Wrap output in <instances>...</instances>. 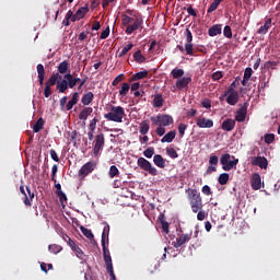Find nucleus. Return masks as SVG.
Segmentation results:
<instances>
[{"mask_svg": "<svg viewBox=\"0 0 280 280\" xmlns=\"http://www.w3.org/2000/svg\"><path fill=\"white\" fill-rule=\"evenodd\" d=\"M186 194H188V200L190 205V209L192 213H198V211H202V197L197 189L188 188L186 189Z\"/></svg>", "mask_w": 280, "mask_h": 280, "instance_id": "nucleus-1", "label": "nucleus"}, {"mask_svg": "<svg viewBox=\"0 0 280 280\" xmlns=\"http://www.w3.org/2000/svg\"><path fill=\"white\" fill-rule=\"evenodd\" d=\"M126 110L121 106H112L110 112L104 115V118L108 121H115L116 124H121L124 121V116Z\"/></svg>", "mask_w": 280, "mask_h": 280, "instance_id": "nucleus-2", "label": "nucleus"}, {"mask_svg": "<svg viewBox=\"0 0 280 280\" xmlns=\"http://www.w3.org/2000/svg\"><path fill=\"white\" fill-rule=\"evenodd\" d=\"M151 121L155 126H162L165 128V127L172 126V124H174V117H172L171 115H167V114H160L155 117H151Z\"/></svg>", "mask_w": 280, "mask_h": 280, "instance_id": "nucleus-3", "label": "nucleus"}, {"mask_svg": "<svg viewBox=\"0 0 280 280\" xmlns=\"http://www.w3.org/2000/svg\"><path fill=\"white\" fill-rule=\"evenodd\" d=\"M137 165L140 167V170H143V172H148L151 176H158L159 171L156 167L152 166V163L148 161L145 158H139L137 160Z\"/></svg>", "mask_w": 280, "mask_h": 280, "instance_id": "nucleus-4", "label": "nucleus"}, {"mask_svg": "<svg viewBox=\"0 0 280 280\" xmlns=\"http://www.w3.org/2000/svg\"><path fill=\"white\" fill-rule=\"evenodd\" d=\"M220 163H221L224 172H231V170H233L235 167V165H237L240 163V160L235 159V160L231 161V154L225 153L221 156Z\"/></svg>", "mask_w": 280, "mask_h": 280, "instance_id": "nucleus-5", "label": "nucleus"}, {"mask_svg": "<svg viewBox=\"0 0 280 280\" xmlns=\"http://www.w3.org/2000/svg\"><path fill=\"white\" fill-rule=\"evenodd\" d=\"M95 167H97V163L94 161H90L81 166L79 170V176L81 178H86L89 174H93L95 172Z\"/></svg>", "mask_w": 280, "mask_h": 280, "instance_id": "nucleus-6", "label": "nucleus"}, {"mask_svg": "<svg viewBox=\"0 0 280 280\" xmlns=\"http://www.w3.org/2000/svg\"><path fill=\"white\" fill-rule=\"evenodd\" d=\"M104 143H105L104 133L97 135L94 140V148H93L94 156H97L100 152L104 150Z\"/></svg>", "mask_w": 280, "mask_h": 280, "instance_id": "nucleus-7", "label": "nucleus"}, {"mask_svg": "<svg viewBox=\"0 0 280 280\" xmlns=\"http://www.w3.org/2000/svg\"><path fill=\"white\" fill-rule=\"evenodd\" d=\"M189 84H191V77H183L176 80L175 88L177 91H187Z\"/></svg>", "mask_w": 280, "mask_h": 280, "instance_id": "nucleus-8", "label": "nucleus"}, {"mask_svg": "<svg viewBox=\"0 0 280 280\" xmlns=\"http://www.w3.org/2000/svg\"><path fill=\"white\" fill-rule=\"evenodd\" d=\"M248 113V102H245L241 107L236 110L235 119L238 122L246 121V115Z\"/></svg>", "mask_w": 280, "mask_h": 280, "instance_id": "nucleus-9", "label": "nucleus"}, {"mask_svg": "<svg viewBox=\"0 0 280 280\" xmlns=\"http://www.w3.org/2000/svg\"><path fill=\"white\" fill-rule=\"evenodd\" d=\"M141 25H143V18L139 16L133 19L132 24L128 25L126 28V34L130 35L132 34V32H137V30H139L140 27H142Z\"/></svg>", "mask_w": 280, "mask_h": 280, "instance_id": "nucleus-10", "label": "nucleus"}, {"mask_svg": "<svg viewBox=\"0 0 280 280\" xmlns=\"http://www.w3.org/2000/svg\"><path fill=\"white\" fill-rule=\"evenodd\" d=\"M224 96H228L226 97V103L230 106H235V104H237V102H240V92H229V91H225L224 92Z\"/></svg>", "mask_w": 280, "mask_h": 280, "instance_id": "nucleus-11", "label": "nucleus"}, {"mask_svg": "<svg viewBox=\"0 0 280 280\" xmlns=\"http://www.w3.org/2000/svg\"><path fill=\"white\" fill-rule=\"evenodd\" d=\"M252 165L260 167V170H268V160L264 156L252 158Z\"/></svg>", "mask_w": 280, "mask_h": 280, "instance_id": "nucleus-12", "label": "nucleus"}, {"mask_svg": "<svg viewBox=\"0 0 280 280\" xmlns=\"http://www.w3.org/2000/svg\"><path fill=\"white\" fill-rule=\"evenodd\" d=\"M189 240H191V234H182L172 243V245L174 246V248H180V246L187 244Z\"/></svg>", "mask_w": 280, "mask_h": 280, "instance_id": "nucleus-13", "label": "nucleus"}, {"mask_svg": "<svg viewBox=\"0 0 280 280\" xmlns=\"http://www.w3.org/2000/svg\"><path fill=\"white\" fill-rule=\"evenodd\" d=\"M88 13H89V5L81 7L72 16V23H75V21H80L81 19H84V16H86Z\"/></svg>", "mask_w": 280, "mask_h": 280, "instance_id": "nucleus-14", "label": "nucleus"}, {"mask_svg": "<svg viewBox=\"0 0 280 280\" xmlns=\"http://www.w3.org/2000/svg\"><path fill=\"white\" fill-rule=\"evenodd\" d=\"M103 257L105 266H113V258L110 257V250L106 247V242L102 241Z\"/></svg>", "mask_w": 280, "mask_h": 280, "instance_id": "nucleus-15", "label": "nucleus"}, {"mask_svg": "<svg viewBox=\"0 0 280 280\" xmlns=\"http://www.w3.org/2000/svg\"><path fill=\"white\" fill-rule=\"evenodd\" d=\"M250 185L255 191L261 189V175L259 173L253 174Z\"/></svg>", "mask_w": 280, "mask_h": 280, "instance_id": "nucleus-16", "label": "nucleus"}, {"mask_svg": "<svg viewBox=\"0 0 280 280\" xmlns=\"http://www.w3.org/2000/svg\"><path fill=\"white\" fill-rule=\"evenodd\" d=\"M198 128H213V121L209 118H197Z\"/></svg>", "mask_w": 280, "mask_h": 280, "instance_id": "nucleus-17", "label": "nucleus"}, {"mask_svg": "<svg viewBox=\"0 0 280 280\" xmlns=\"http://www.w3.org/2000/svg\"><path fill=\"white\" fill-rule=\"evenodd\" d=\"M78 102H80V93L74 92V93H72L71 100L66 105V110H71L73 108V106H75V104H78Z\"/></svg>", "mask_w": 280, "mask_h": 280, "instance_id": "nucleus-18", "label": "nucleus"}, {"mask_svg": "<svg viewBox=\"0 0 280 280\" xmlns=\"http://www.w3.org/2000/svg\"><path fill=\"white\" fill-rule=\"evenodd\" d=\"M222 130H225L226 132H231L235 128V120L232 118H228L222 122L221 126Z\"/></svg>", "mask_w": 280, "mask_h": 280, "instance_id": "nucleus-19", "label": "nucleus"}, {"mask_svg": "<svg viewBox=\"0 0 280 280\" xmlns=\"http://www.w3.org/2000/svg\"><path fill=\"white\" fill-rule=\"evenodd\" d=\"M37 78L39 86H43L45 84V66L43 63L37 65Z\"/></svg>", "mask_w": 280, "mask_h": 280, "instance_id": "nucleus-20", "label": "nucleus"}, {"mask_svg": "<svg viewBox=\"0 0 280 280\" xmlns=\"http://www.w3.org/2000/svg\"><path fill=\"white\" fill-rule=\"evenodd\" d=\"M92 114H93V107H84L79 114V119L81 121H86V119H89L90 115Z\"/></svg>", "mask_w": 280, "mask_h": 280, "instance_id": "nucleus-21", "label": "nucleus"}, {"mask_svg": "<svg viewBox=\"0 0 280 280\" xmlns=\"http://www.w3.org/2000/svg\"><path fill=\"white\" fill-rule=\"evenodd\" d=\"M153 163L156 167H160V170H165V159H163V155L155 154L153 156Z\"/></svg>", "mask_w": 280, "mask_h": 280, "instance_id": "nucleus-22", "label": "nucleus"}, {"mask_svg": "<svg viewBox=\"0 0 280 280\" xmlns=\"http://www.w3.org/2000/svg\"><path fill=\"white\" fill-rule=\"evenodd\" d=\"M57 71L61 75H65V73H68V71H71V69L69 68V61L63 60L62 62H60L59 66L57 67Z\"/></svg>", "mask_w": 280, "mask_h": 280, "instance_id": "nucleus-23", "label": "nucleus"}, {"mask_svg": "<svg viewBox=\"0 0 280 280\" xmlns=\"http://www.w3.org/2000/svg\"><path fill=\"white\" fill-rule=\"evenodd\" d=\"M174 139H176V130H171L161 139V143H172Z\"/></svg>", "mask_w": 280, "mask_h": 280, "instance_id": "nucleus-24", "label": "nucleus"}, {"mask_svg": "<svg viewBox=\"0 0 280 280\" xmlns=\"http://www.w3.org/2000/svg\"><path fill=\"white\" fill-rule=\"evenodd\" d=\"M272 26V19H267L265 24L260 26L257 31V34H268V30Z\"/></svg>", "mask_w": 280, "mask_h": 280, "instance_id": "nucleus-25", "label": "nucleus"}, {"mask_svg": "<svg viewBox=\"0 0 280 280\" xmlns=\"http://www.w3.org/2000/svg\"><path fill=\"white\" fill-rule=\"evenodd\" d=\"M58 79L62 80V75H60L58 72L54 73L45 84L47 86H56V84H58Z\"/></svg>", "mask_w": 280, "mask_h": 280, "instance_id": "nucleus-26", "label": "nucleus"}, {"mask_svg": "<svg viewBox=\"0 0 280 280\" xmlns=\"http://www.w3.org/2000/svg\"><path fill=\"white\" fill-rule=\"evenodd\" d=\"M94 97H95V95L93 94V92H88L82 96L81 103L83 104V106H89V104H91V102H93Z\"/></svg>", "mask_w": 280, "mask_h": 280, "instance_id": "nucleus-27", "label": "nucleus"}, {"mask_svg": "<svg viewBox=\"0 0 280 280\" xmlns=\"http://www.w3.org/2000/svg\"><path fill=\"white\" fill-rule=\"evenodd\" d=\"M208 34H209V36H211V37L218 36V34H222V25L215 24V25L211 26V27L208 30Z\"/></svg>", "mask_w": 280, "mask_h": 280, "instance_id": "nucleus-28", "label": "nucleus"}, {"mask_svg": "<svg viewBox=\"0 0 280 280\" xmlns=\"http://www.w3.org/2000/svg\"><path fill=\"white\" fill-rule=\"evenodd\" d=\"M165 101L163 100V95L162 94H155L154 98H153V106L154 108H161L163 106V103Z\"/></svg>", "mask_w": 280, "mask_h": 280, "instance_id": "nucleus-29", "label": "nucleus"}, {"mask_svg": "<svg viewBox=\"0 0 280 280\" xmlns=\"http://www.w3.org/2000/svg\"><path fill=\"white\" fill-rule=\"evenodd\" d=\"M139 132L142 135H148V132H150V121L144 120L140 122Z\"/></svg>", "mask_w": 280, "mask_h": 280, "instance_id": "nucleus-30", "label": "nucleus"}, {"mask_svg": "<svg viewBox=\"0 0 280 280\" xmlns=\"http://www.w3.org/2000/svg\"><path fill=\"white\" fill-rule=\"evenodd\" d=\"M171 75L174 78V80H180L185 75V70L175 68L172 70Z\"/></svg>", "mask_w": 280, "mask_h": 280, "instance_id": "nucleus-31", "label": "nucleus"}, {"mask_svg": "<svg viewBox=\"0 0 280 280\" xmlns=\"http://www.w3.org/2000/svg\"><path fill=\"white\" fill-rule=\"evenodd\" d=\"M45 128V120L43 118H39L34 125H33V132H40Z\"/></svg>", "mask_w": 280, "mask_h": 280, "instance_id": "nucleus-32", "label": "nucleus"}, {"mask_svg": "<svg viewBox=\"0 0 280 280\" xmlns=\"http://www.w3.org/2000/svg\"><path fill=\"white\" fill-rule=\"evenodd\" d=\"M133 60L138 65H143V62H145L147 59L144 56L141 55V50H138L133 54Z\"/></svg>", "mask_w": 280, "mask_h": 280, "instance_id": "nucleus-33", "label": "nucleus"}, {"mask_svg": "<svg viewBox=\"0 0 280 280\" xmlns=\"http://www.w3.org/2000/svg\"><path fill=\"white\" fill-rule=\"evenodd\" d=\"M48 250L52 253V255H58V253H62V247L58 244H50Z\"/></svg>", "mask_w": 280, "mask_h": 280, "instance_id": "nucleus-34", "label": "nucleus"}, {"mask_svg": "<svg viewBox=\"0 0 280 280\" xmlns=\"http://www.w3.org/2000/svg\"><path fill=\"white\" fill-rule=\"evenodd\" d=\"M130 92V84L129 83H122L121 89L119 91L120 97H126L128 93Z\"/></svg>", "mask_w": 280, "mask_h": 280, "instance_id": "nucleus-35", "label": "nucleus"}, {"mask_svg": "<svg viewBox=\"0 0 280 280\" xmlns=\"http://www.w3.org/2000/svg\"><path fill=\"white\" fill-rule=\"evenodd\" d=\"M80 229L83 235L88 237V240H91L92 242L93 240H95V235H93V232L90 229H86L84 226H81Z\"/></svg>", "mask_w": 280, "mask_h": 280, "instance_id": "nucleus-36", "label": "nucleus"}, {"mask_svg": "<svg viewBox=\"0 0 280 280\" xmlns=\"http://www.w3.org/2000/svg\"><path fill=\"white\" fill-rule=\"evenodd\" d=\"M20 191L24 196V205L26 207H32V202L30 201V197H27V192H25V186L24 185L20 186Z\"/></svg>", "mask_w": 280, "mask_h": 280, "instance_id": "nucleus-37", "label": "nucleus"}, {"mask_svg": "<svg viewBox=\"0 0 280 280\" xmlns=\"http://www.w3.org/2000/svg\"><path fill=\"white\" fill-rule=\"evenodd\" d=\"M108 176H109V178H115V177L119 176V168H117L116 165H112L109 167Z\"/></svg>", "mask_w": 280, "mask_h": 280, "instance_id": "nucleus-38", "label": "nucleus"}, {"mask_svg": "<svg viewBox=\"0 0 280 280\" xmlns=\"http://www.w3.org/2000/svg\"><path fill=\"white\" fill-rule=\"evenodd\" d=\"M218 183L219 185H226V183H229V173L220 174L218 178Z\"/></svg>", "mask_w": 280, "mask_h": 280, "instance_id": "nucleus-39", "label": "nucleus"}, {"mask_svg": "<svg viewBox=\"0 0 280 280\" xmlns=\"http://www.w3.org/2000/svg\"><path fill=\"white\" fill-rule=\"evenodd\" d=\"M143 78H148V71H140L132 75L135 82H137V80H143Z\"/></svg>", "mask_w": 280, "mask_h": 280, "instance_id": "nucleus-40", "label": "nucleus"}, {"mask_svg": "<svg viewBox=\"0 0 280 280\" xmlns=\"http://www.w3.org/2000/svg\"><path fill=\"white\" fill-rule=\"evenodd\" d=\"M132 47H135V44H128L127 46H125L119 52L118 58H124V56H126V54H128V51H130Z\"/></svg>", "mask_w": 280, "mask_h": 280, "instance_id": "nucleus-41", "label": "nucleus"}, {"mask_svg": "<svg viewBox=\"0 0 280 280\" xmlns=\"http://www.w3.org/2000/svg\"><path fill=\"white\" fill-rule=\"evenodd\" d=\"M166 154L171 159H178V152H176V149L174 148H166Z\"/></svg>", "mask_w": 280, "mask_h": 280, "instance_id": "nucleus-42", "label": "nucleus"}, {"mask_svg": "<svg viewBox=\"0 0 280 280\" xmlns=\"http://www.w3.org/2000/svg\"><path fill=\"white\" fill-rule=\"evenodd\" d=\"M184 49L187 56H194V44L186 43Z\"/></svg>", "mask_w": 280, "mask_h": 280, "instance_id": "nucleus-43", "label": "nucleus"}, {"mask_svg": "<svg viewBox=\"0 0 280 280\" xmlns=\"http://www.w3.org/2000/svg\"><path fill=\"white\" fill-rule=\"evenodd\" d=\"M143 156H145V159H152V156H154V148L149 147L148 149H145L143 151Z\"/></svg>", "mask_w": 280, "mask_h": 280, "instance_id": "nucleus-44", "label": "nucleus"}, {"mask_svg": "<svg viewBox=\"0 0 280 280\" xmlns=\"http://www.w3.org/2000/svg\"><path fill=\"white\" fill-rule=\"evenodd\" d=\"M223 35L225 36V38H233V31L231 30V26H224Z\"/></svg>", "mask_w": 280, "mask_h": 280, "instance_id": "nucleus-45", "label": "nucleus"}, {"mask_svg": "<svg viewBox=\"0 0 280 280\" xmlns=\"http://www.w3.org/2000/svg\"><path fill=\"white\" fill-rule=\"evenodd\" d=\"M279 66V61H266L264 63L265 69H275V67Z\"/></svg>", "mask_w": 280, "mask_h": 280, "instance_id": "nucleus-46", "label": "nucleus"}, {"mask_svg": "<svg viewBox=\"0 0 280 280\" xmlns=\"http://www.w3.org/2000/svg\"><path fill=\"white\" fill-rule=\"evenodd\" d=\"M61 237H62L63 242H67V244L70 246V248L72 246H75V242H73V240H71V237H69V235L61 234Z\"/></svg>", "mask_w": 280, "mask_h": 280, "instance_id": "nucleus-47", "label": "nucleus"}, {"mask_svg": "<svg viewBox=\"0 0 280 280\" xmlns=\"http://www.w3.org/2000/svg\"><path fill=\"white\" fill-rule=\"evenodd\" d=\"M106 270L110 277V280H117V277L115 276V270L113 269V265L106 266Z\"/></svg>", "mask_w": 280, "mask_h": 280, "instance_id": "nucleus-48", "label": "nucleus"}, {"mask_svg": "<svg viewBox=\"0 0 280 280\" xmlns=\"http://www.w3.org/2000/svg\"><path fill=\"white\" fill-rule=\"evenodd\" d=\"M132 21H135L133 18H130L128 15H122V20H121L122 25H126L128 27V25H130Z\"/></svg>", "mask_w": 280, "mask_h": 280, "instance_id": "nucleus-49", "label": "nucleus"}, {"mask_svg": "<svg viewBox=\"0 0 280 280\" xmlns=\"http://www.w3.org/2000/svg\"><path fill=\"white\" fill-rule=\"evenodd\" d=\"M184 10L188 12L189 16H198V12L194 7H191V4L188 5V8H184Z\"/></svg>", "mask_w": 280, "mask_h": 280, "instance_id": "nucleus-50", "label": "nucleus"}, {"mask_svg": "<svg viewBox=\"0 0 280 280\" xmlns=\"http://www.w3.org/2000/svg\"><path fill=\"white\" fill-rule=\"evenodd\" d=\"M97 121H100V119L97 117H94L89 125V130H95L97 128Z\"/></svg>", "mask_w": 280, "mask_h": 280, "instance_id": "nucleus-51", "label": "nucleus"}, {"mask_svg": "<svg viewBox=\"0 0 280 280\" xmlns=\"http://www.w3.org/2000/svg\"><path fill=\"white\" fill-rule=\"evenodd\" d=\"M108 36H110V27H107L106 30H104L102 33H101V40H106V38H108Z\"/></svg>", "mask_w": 280, "mask_h": 280, "instance_id": "nucleus-52", "label": "nucleus"}, {"mask_svg": "<svg viewBox=\"0 0 280 280\" xmlns=\"http://www.w3.org/2000/svg\"><path fill=\"white\" fill-rule=\"evenodd\" d=\"M275 141V133H267L265 135V143H273Z\"/></svg>", "mask_w": 280, "mask_h": 280, "instance_id": "nucleus-53", "label": "nucleus"}, {"mask_svg": "<svg viewBox=\"0 0 280 280\" xmlns=\"http://www.w3.org/2000/svg\"><path fill=\"white\" fill-rule=\"evenodd\" d=\"M119 82H124V74H118L112 82V86H117Z\"/></svg>", "mask_w": 280, "mask_h": 280, "instance_id": "nucleus-54", "label": "nucleus"}, {"mask_svg": "<svg viewBox=\"0 0 280 280\" xmlns=\"http://www.w3.org/2000/svg\"><path fill=\"white\" fill-rule=\"evenodd\" d=\"M72 250L75 253L77 257H82V255H84V252H82V248L78 247V245L71 247Z\"/></svg>", "mask_w": 280, "mask_h": 280, "instance_id": "nucleus-55", "label": "nucleus"}, {"mask_svg": "<svg viewBox=\"0 0 280 280\" xmlns=\"http://www.w3.org/2000/svg\"><path fill=\"white\" fill-rule=\"evenodd\" d=\"M108 233H110V226H105L102 233V241L106 242V237H108Z\"/></svg>", "mask_w": 280, "mask_h": 280, "instance_id": "nucleus-56", "label": "nucleus"}, {"mask_svg": "<svg viewBox=\"0 0 280 280\" xmlns=\"http://www.w3.org/2000/svg\"><path fill=\"white\" fill-rule=\"evenodd\" d=\"M162 224V231L163 233H170V223L167 221H164L163 219L161 220Z\"/></svg>", "mask_w": 280, "mask_h": 280, "instance_id": "nucleus-57", "label": "nucleus"}, {"mask_svg": "<svg viewBox=\"0 0 280 280\" xmlns=\"http://www.w3.org/2000/svg\"><path fill=\"white\" fill-rule=\"evenodd\" d=\"M185 130H187V125H185V124H179V125H178L179 137H185Z\"/></svg>", "mask_w": 280, "mask_h": 280, "instance_id": "nucleus-58", "label": "nucleus"}, {"mask_svg": "<svg viewBox=\"0 0 280 280\" xmlns=\"http://www.w3.org/2000/svg\"><path fill=\"white\" fill-rule=\"evenodd\" d=\"M80 82V78H74L70 81H68V86L69 89H75V85Z\"/></svg>", "mask_w": 280, "mask_h": 280, "instance_id": "nucleus-59", "label": "nucleus"}, {"mask_svg": "<svg viewBox=\"0 0 280 280\" xmlns=\"http://www.w3.org/2000/svg\"><path fill=\"white\" fill-rule=\"evenodd\" d=\"M201 191L205 196H211L213 192L211 191V187H209V185H205L201 188Z\"/></svg>", "mask_w": 280, "mask_h": 280, "instance_id": "nucleus-60", "label": "nucleus"}, {"mask_svg": "<svg viewBox=\"0 0 280 280\" xmlns=\"http://www.w3.org/2000/svg\"><path fill=\"white\" fill-rule=\"evenodd\" d=\"M253 75V68H246L245 71H244V77L245 80H250Z\"/></svg>", "mask_w": 280, "mask_h": 280, "instance_id": "nucleus-61", "label": "nucleus"}, {"mask_svg": "<svg viewBox=\"0 0 280 280\" xmlns=\"http://www.w3.org/2000/svg\"><path fill=\"white\" fill-rule=\"evenodd\" d=\"M207 218V212L199 210L197 213V220H199V222H202V220H205Z\"/></svg>", "mask_w": 280, "mask_h": 280, "instance_id": "nucleus-62", "label": "nucleus"}, {"mask_svg": "<svg viewBox=\"0 0 280 280\" xmlns=\"http://www.w3.org/2000/svg\"><path fill=\"white\" fill-rule=\"evenodd\" d=\"M67 85H62L60 81L57 82V90H59V93H67Z\"/></svg>", "mask_w": 280, "mask_h": 280, "instance_id": "nucleus-63", "label": "nucleus"}, {"mask_svg": "<svg viewBox=\"0 0 280 280\" xmlns=\"http://www.w3.org/2000/svg\"><path fill=\"white\" fill-rule=\"evenodd\" d=\"M209 165H214L218 167V156L217 155H210Z\"/></svg>", "mask_w": 280, "mask_h": 280, "instance_id": "nucleus-64", "label": "nucleus"}]
</instances>
